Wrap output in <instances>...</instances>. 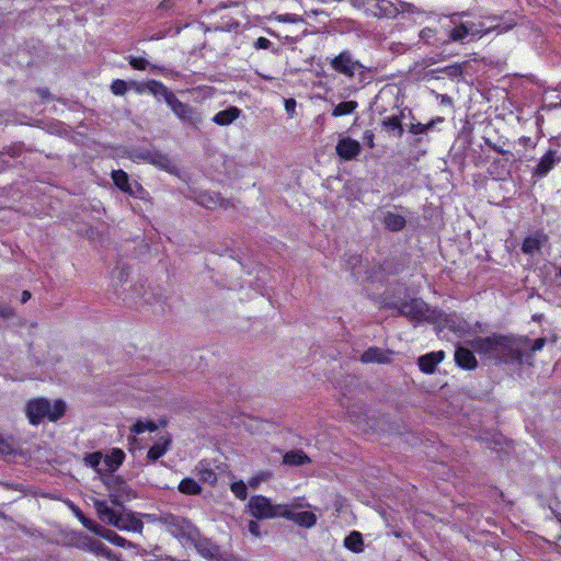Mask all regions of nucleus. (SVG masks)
<instances>
[{
	"label": "nucleus",
	"mask_w": 561,
	"mask_h": 561,
	"mask_svg": "<svg viewBox=\"0 0 561 561\" xmlns=\"http://www.w3.org/2000/svg\"><path fill=\"white\" fill-rule=\"evenodd\" d=\"M178 490L185 495H198L202 493L203 489L193 478H184L180 481Z\"/></svg>",
	"instance_id": "c85d7f7f"
},
{
	"label": "nucleus",
	"mask_w": 561,
	"mask_h": 561,
	"mask_svg": "<svg viewBox=\"0 0 561 561\" xmlns=\"http://www.w3.org/2000/svg\"><path fill=\"white\" fill-rule=\"evenodd\" d=\"M431 128H433V123H411L408 127V131L413 135L426 134Z\"/></svg>",
	"instance_id": "79ce46f5"
},
{
	"label": "nucleus",
	"mask_w": 561,
	"mask_h": 561,
	"mask_svg": "<svg viewBox=\"0 0 561 561\" xmlns=\"http://www.w3.org/2000/svg\"><path fill=\"white\" fill-rule=\"evenodd\" d=\"M546 343H547L546 337H538V339H536L533 342V344H531L530 354L529 355L531 356L534 353L542 350V347L546 345Z\"/></svg>",
	"instance_id": "49530a36"
},
{
	"label": "nucleus",
	"mask_w": 561,
	"mask_h": 561,
	"mask_svg": "<svg viewBox=\"0 0 561 561\" xmlns=\"http://www.w3.org/2000/svg\"><path fill=\"white\" fill-rule=\"evenodd\" d=\"M157 430H158V425L152 420H149V421H146V422H144L141 420H138L136 423H134L130 426V432L133 434H135V435L142 434L146 431H148V432H156Z\"/></svg>",
	"instance_id": "473e14b6"
},
{
	"label": "nucleus",
	"mask_w": 561,
	"mask_h": 561,
	"mask_svg": "<svg viewBox=\"0 0 561 561\" xmlns=\"http://www.w3.org/2000/svg\"><path fill=\"white\" fill-rule=\"evenodd\" d=\"M151 561H176L173 557L167 554H154Z\"/></svg>",
	"instance_id": "5fc2aeb1"
},
{
	"label": "nucleus",
	"mask_w": 561,
	"mask_h": 561,
	"mask_svg": "<svg viewBox=\"0 0 561 561\" xmlns=\"http://www.w3.org/2000/svg\"><path fill=\"white\" fill-rule=\"evenodd\" d=\"M363 139L369 148L375 147V135L371 130H365Z\"/></svg>",
	"instance_id": "8fccbe9b"
},
{
	"label": "nucleus",
	"mask_w": 561,
	"mask_h": 561,
	"mask_svg": "<svg viewBox=\"0 0 561 561\" xmlns=\"http://www.w3.org/2000/svg\"><path fill=\"white\" fill-rule=\"evenodd\" d=\"M199 480L203 482H209L210 484H216L217 474L210 468H203L198 471Z\"/></svg>",
	"instance_id": "c03bdc74"
},
{
	"label": "nucleus",
	"mask_w": 561,
	"mask_h": 561,
	"mask_svg": "<svg viewBox=\"0 0 561 561\" xmlns=\"http://www.w3.org/2000/svg\"><path fill=\"white\" fill-rule=\"evenodd\" d=\"M442 103L451 104V99L447 95H442Z\"/></svg>",
	"instance_id": "69168bd1"
},
{
	"label": "nucleus",
	"mask_w": 561,
	"mask_h": 561,
	"mask_svg": "<svg viewBox=\"0 0 561 561\" xmlns=\"http://www.w3.org/2000/svg\"><path fill=\"white\" fill-rule=\"evenodd\" d=\"M336 154L345 160L351 161L359 156L362 151V146L358 140L353 139L351 137H342L339 139L335 146Z\"/></svg>",
	"instance_id": "ddd939ff"
},
{
	"label": "nucleus",
	"mask_w": 561,
	"mask_h": 561,
	"mask_svg": "<svg viewBox=\"0 0 561 561\" xmlns=\"http://www.w3.org/2000/svg\"><path fill=\"white\" fill-rule=\"evenodd\" d=\"M295 106H296V102L294 99H289L286 101L285 107H286L287 112L294 111Z\"/></svg>",
	"instance_id": "052dcab7"
},
{
	"label": "nucleus",
	"mask_w": 561,
	"mask_h": 561,
	"mask_svg": "<svg viewBox=\"0 0 561 561\" xmlns=\"http://www.w3.org/2000/svg\"><path fill=\"white\" fill-rule=\"evenodd\" d=\"M272 46V42L266 38V37H259L255 43H254V47L256 49H268L270 47Z\"/></svg>",
	"instance_id": "de8ad7c7"
},
{
	"label": "nucleus",
	"mask_w": 561,
	"mask_h": 561,
	"mask_svg": "<svg viewBox=\"0 0 561 561\" xmlns=\"http://www.w3.org/2000/svg\"><path fill=\"white\" fill-rule=\"evenodd\" d=\"M381 127L394 137L401 138L404 131L402 126V115H392L382 118Z\"/></svg>",
	"instance_id": "b1692460"
},
{
	"label": "nucleus",
	"mask_w": 561,
	"mask_h": 561,
	"mask_svg": "<svg viewBox=\"0 0 561 561\" xmlns=\"http://www.w3.org/2000/svg\"><path fill=\"white\" fill-rule=\"evenodd\" d=\"M248 507L250 514L256 519H274L287 516L285 504H273L271 499L256 494L249 499Z\"/></svg>",
	"instance_id": "423d86ee"
},
{
	"label": "nucleus",
	"mask_w": 561,
	"mask_h": 561,
	"mask_svg": "<svg viewBox=\"0 0 561 561\" xmlns=\"http://www.w3.org/2000/svg\"><path fill=\"white\" fill-rule=\"evenodd\" d=\"M328 2L329 0H322ZM351 3L365 14L375 18H394L398 14L397 7L390 0H351Z\"/></svg>",
	"instance_id": "0eeeda50"
},
{
	"label": "nucleus",
	"mask_w": 561,
	"mask_h": 561,
	"mask_svg": "<svg viewBox=\"0 0 561 561\" xmlns=\"http://www.w3.org/2000/svg\"><path fill=\"white\" fill-rule=\"evenodd\" d=\"M311 462V459L307 456L304 450L296 449L287 451L283 456V463L287 466H304Z\"/></svg>",
	"instance_id": "bb28decb"
},
{
	"label": "nucleus",
	"mask_w": 561,
	"mask_h": 561,
	"mask_svg": "<svg viewBox=\"0 0 561 561\" xmlns=\"http://www.w3.org/2000/svg\"><path fill=\"white\" fill-rule=\"evenodd\" d=\"M129 88L134 89L136 93L144 94L145 92H149L152 94L156 99H160L164 96L165 92L168 91V87L156 79H149L145 82H138V81H130Z\"/></svg>",
	"instance_id": "9b49d317"
},
{
	"label": "nucleus",
	"mask_w": 561,
	"mask_h": 561,
	"mask_svg": "<svg viewBox=\"0 0 561 561\" xmlns=\"http://www.w3.org/2000/svg\"><path fill=\"white\" fill-rule=\"evenodd\" d=\"M180 0H161L157 7V11L160 14H174L178 12V2Z\"/></svg>",
	"instance_id": "c9c22d12"
},
{
	"label": "nucleus",
	"mask_w": 561,
	"mask_h": 561,
	"mask_svg": "<svg viewBox=\"0 0 561 561\" xmlns=\"http://www.w3.org/2000/svg\"><path fill=\"white\" fill-rule=\"evenodd\" d=\"M94 507L99 518L113 526L115 518L117 517L119 511L110 507L106 501L95 500Z\"/></svg>",
	"instance_id": "5701e85b"
},
{
	"label": "nucleus",
	"mask_w": 561,
	"mask_h": 561,
	"mask_svg": "<svg viewBox=\"0 0 561 561\" xmlns=\"http://www.w3.org/2000/svg\"><path fill=\"white\" fill-rule=\"evenodd\" d=\"M548 236L542 230H536L524 238L520 250L526 255H534L541 250L545 243L548 242Z\"/></svg>",
	"instance_id": "dca6fc26"
},
{
	"label": "nucleus",
	"mask_w": 561,
	"mask_h": 561,
	"mask_svg": "<svg viewBox=\"0 0 561 561\" xmlns=\"http://www.w3.org/2000/svg\"><path fill=\"white\" fill-rule=\"evenodd\" d=\"M499 163H500V161H499V160H495V161L492 163L491 168L489 169V173H490L491 175H499V176H500V175H502L503 173L507 172V170H506V167H505V165H502L503 171H502V172H500V171L497 170V169H499Z\"/></svg>",
	"instance_id": "3c124183"
},
{
	"label": "nucleus",
	"mask_w": 561,
	"mask_h": 561,
	"mask_svg": "<svg viewBox=\"0 0 561 561\" xmlns=\"http://www.w3.org/2000/svg\"><path fill=\"white\" fill-rule=\"evenodd\" d=\"M465 24H467L469 26V34L477 36L476 30L478 28V23L472 22V21H467V22H465Z\"/></svg>",
	"instance_id": "4d7b16f0"
},
{
	"label": "nucleus",
	"mask_w": 561,
	"mask_h": 561,
	"mask_svg": "<svg viewBox=\"0 0 561 561\" xmlns=\"http://www.w3.org/2000/svg\"><path fill=\"white\" fill-rule=\"evenodd\" d=\"M382 222L388 230L393 232L403 230L407 225V220L402 215L392 211L386 213Z\"/></svg>",
	"instance_id": "a878e982"
},
{
	"label": "nucleus",
	"mask_w": 561,
	"mask_h": 561,
	"mask_svg": "<svg viewBox=\"0 0 561 561\" xmlns=\"http://www.w3.org/2000/svg\"><path fill=\"white\" fill-rule=\"evenodd\" d=\"M400 316L405 317L414 325L423 322L435 325L442 319L440 317H445L443 310L432 308L421 298L404 300L400 308Z\"/></svg>",
	"instance_id": "7ed1b4c3"
},
{
	"label": "nucleus",
	"mask_w": 561,
	"mask_h": 561,
	"mask_svg": "<svg viewBox=\"0 0 561 561\" xmlns=\"http://www.w3.org/2000/svg\"><path fill=\"white\" fill-rule=\"evenodd\" d=\"M125 459V454L119 448H113L112 451L106 455L104 461L113 470L118 468Z\"/></svg>",
	"instance_id": "2f4dec72"
},
{
	"label": "nucleus",
	"mask_w": 561,
	"mask_h": 561,
	"mask_svg": "<svg viewBox=\"0 0 561 561\" xmlns=\"http://www.w3.org/2000/svg\"><path fill=\"white\" fill-rule=\"evenodd\" d=\"M443 121H444L443 117L436 116V117L432 118L428 123H433V127H434L437 123H442Z\"/></svg>",
	"instance_id": "0e129e2a"
},
{
	"label": "nucleus",
	"mask_w": 561,
	"mask_h": 561,
	"mask_svg": "<svg viewBox=\"0 0 561 561\" xmlns=\"http://www.w3.org/2000/svg\"><path fill=\"white\" fill-rule=\"evenodd\" d=\"M484 144L490 148L492 149L493 151L502 154L504 157V161L505 163L510 162L511 160V157L513 156V153L510 151V150H505L504 148H502L501 146L494 144L491 139L489 138H484Z\"/></svg>",
	"instance_id": "a19ab883"
},
{
	"label": "nucleus",
	"mask_w": 561,
	"mask_h": 561,
	"mask_svg": "<svg viewBox=\"0 0 561 561\" xmlns=\"http://www.w3.org/2000/svg\"><path fill=\"white\" fill-rule=\"evenodd\" d=\"M15 451V442L13 436H3L0 434V455L9 456Z\"/></svg>",
	"instance_id": "f704fd0d"
},
{
	"label": "nucleus",
	"mask_w": 561,
	"mask_h": 561,
	"mask_svg": "<svg viewBox=\"0 0 561 561\" xmlns=\"http://www.w3.org/2000/svg\"><path fill=\"white\" fill-rule=\"evenodd\" d=\"M468 35L469 26L465 23H460L449 32L448 37L453 42H463Z\"/></svg>",
	"instance_id": "72a5a7b5"
},
{
	"label": "nucleus",
	"mask_w": 561,
	"mask_h": 561,
	"mask_svg": "<svg viewBox=\"0 0 561 561\" xmlns=\"http://www.w3.org/2000/svg\"><path fill=\"white\" fill-rule=\"evenodd\" d=\"M128 89H129V82H127L123 79H115L112 81V83L110 85L111 92L116 96L125 95Z\"/></svg>",
	"instance_id": "e433bc0d"
},
{
	"label": "nucleus",
	"mask_w": 561,
	"mask_h": 561,
	"mask_svg": "<svg viewBox=\"0 0 561 561\" xmlns=\"http://www.w3.org/2000/svg\"><path fill=\"white\" fill-rule=\"evenodd\" d=\"M169 533L183 545H193L197 549L204 541L199 529L186 517L170 515L167 520Z\"/></svg>",
	"instance_id": "20e7f679"
},
{
	"label": "nucleus",
	"mask_w": 561,
	"mask_h": 561,
	"mask_svg": "<svg viewBox=\"0 0 561 561\" xmlns=\"http://www.w3.org/2000/svg\"><path fill=\"white\" fill-rule=\"evenodd\" d=\"M32 295L28 290H23L21 295V302L25 304L31 299Z\"/></svg>",
	"instance_id": "680f3d73"
},
{
	"label": "nucleus",
	"mask_w": 561,
	"mask_h": 561,
	"mask_svg": "<svg viewBox=\"0 0 561 561\" xmlns=\"http://www.w3.org/2000/svg\"><path fill=\"white\" fill-rule=\"evenodd\" d=\"M103 537L110 541L111 543L117 546V547H121V548H125L128 543V541L123 538L122 536L117 535L115 531L113 530H106V533L103 535Z\"/></svg>",
	"instance_id": "58836bf2"
},
{
	"label": "nucleus",
	"mask_w": 561,
	"mask_h": 561,
	"mask_svg": "<svg viewBox=\"0 0 561 561\" xmlns=\"http://www.w3.org/2000/svg\"><path fill=\"white\" fill-rule=\"evenodd\" d=\"M171 445V438L162 437L157 443H154L147 453V459L149 461H157L159 458H161L163 455L167 454Z\"/></svg>",
	"instance_id": "393cba45"
},
{
	"label": "nucleus",
	"mask_w": 561,
	"mask_h": 561,
	"mask_svg": "<svg viewBox=\"0 0 561 561\" xmlns=\"http://www.w3.org/2000/svg\"><path fill=\"white\" fill-rule=\"evenodd\" d=\"M242 111L239 107L231 105L216 113L211 121L218 126H228L238 119Z\"/></svg>",
	"instance_id": "4be33fe9"
},
{
	"label": "nucleus",
	"mask_w": 561,
	"mask_h": 561,
	"mask_svg": "<svg viewBox=\"0 0 561 561\" xmlns=\"http://www.w3.org/2000/svg\"><path fill=\"white\" fill-rule=\"evenodd\" d=\"M248 530L254 537H260L261 536V526H260V524L256 520H250L249 522Z\"/></svg>",
	"instance_id": "09e8293b"
},
{
	"label": "nucleus",
	"mask_w": 561,
	"mask_h": 561,
	"mask_svg": "<svg viewBox=\"0 0 561 561\" xmlns=\"http://www.w3.org/2000/svg\"><path fill=\"white\" fill-rule=\"evenodd\" d=\"M285 512L287 513V516H283V518L293 520L301 527L311 528L317 524V516L312 512L304 511L294 513L288 504H285Z\"/></svg>",
	"instance_id": "a211bd4d"
},
{
	"label": "nucleus",
	"mask_w": 561,
	"mask_h": 561,
	"mask_svg": "<svg viewBox=\"0 0 561 561\" xmlns=\"http://www.w3.org/2000/svg\"><path fill=\"white\" fill-rule=\"evenodd\" d=\"M230 490L234 494V496L241 501L248 497V489L242 480L232 482L230 485Z\"/></svg>",
	"instance_id": "4c0bfd02"
},
{
	"label": "nucleus",
	"mask_w": 561,
	"mask_h": 561,
	"mask_svg": "<svg viewBox=\"0 0 561 561\" xmlns=\"http://www.w3.org/2000/svg\"><path fill=\"white\" fill-rule=\"evenodd\" d=\"M129 158L134 161H144L153 164L162 170L170 171L172 168V161L168 153H164L158 149H131L129 151Z\"/></svg>",
	"instance_id": "9d476101"
},
{
	"label": "nucleus",
	"mask_w": 561,
	"mask_h": 561,
	"mask_svg": "<svg viewBox=\"0 0 561 561\" xmlns=\"http://www.w3.org/2000/svg\"><path fill=\"white\" fill-rule=\"evenodd\" d=\"M67 405L62 399L54 402L44 397L33 398L26 402L25 415L32 425H39L45 420L59 421L66 413Z\"/></svg>",
	"instance_id": "f03ea898"
},
{
	"label": "nucleus",
	"mask_w": 561,
	"mask_h": 561,
	"mask_svg": "<svg viewBox=\"0 0 561 561\" xmlns=\"http://www.w3.org/2000/svg\"><path fill=\"white\" fill-rule=\"evenodd\" d=\"M391 354H392L391 351H383L380 347L371 346V347L367 348L360 355V362L363 364H369V363L388 364L391 360V358H390Z\"/></svg>",
	"instance_id": "aec40b11"
},
{
	"label": "nucleus",
	"mask_w": 561,
	"mask_h": 561,
	"mask_svg": "<svg viewBox=\"0 0 561 561\" xmlns=\"http://www.w3.org/2000/svg\"><path fill=\"white\" fill-rule=\"evenodd\" d=\"M14 314L13 310L8 307L0 308V317L3 319H9Z\"/></svg>",
	"instance_id": "864d4df0"
},
{
	"label": "nucleus",
	"mask_w": 561,
	"mask_h": 561,
	"mask_svg": "<svg viewBox=\"0 0 561 561\" xmlns=\"http://www.w3.org/2000/svg\"><path fill=\"white\" fill-rule=\"evenodd\" d=\"M344 547L354 553H360L364 550V540L362 534L359 531L353 530L345 537Z\"/></svg>",
	"instance_id": "cd10ccee"
},
{
	"label": "nucleus",
	"mask_w": 561,
	"mask_h": 561,
	"mask_svg": "<svg viewBox=\"0 0 561 561\" xmlns=\"http://www.w3.org/2000/svg\"><path fill=\"white\" fill-rule=\"evenodd\" d=\"M271 473L270 472H263L260 477L257 478H252L250 481H249V484L254 488L259 484L260 480H263V479H266V478H270Z\"/></svg>",
	"instance_id": "603ef678"
},
{
	"label": "nucleus",
	"mask_w": 561,
	"mask_h": 561,
	"mask_svg": "<svg viewBox=\"0 0 561 561\" xmlns=\"http://www.w3.org/2000/svg\"><path fill=\"white\" fill-rule=\"evenodd\" d=\"M556 275H557V277H560V278H561V267L558 270V272H557V274H556Z\"/></svg>",
	"instance_id": "774afa93"
},
{
	"label": "nucleus",
	"mask_w": 561,
	"mask_h": 561,
	"mask_svg": "<svg viewBox=\"0 0 561 561\" xmlns=\"http://www.w3.org/2000/svg\"><path fill=\"white\" fill-rule=\"evenodd\" d=\"M37 93L43 100H47L50 96V93L46 88L37 89Z\"/></svg>",
	"instance_id": "13d9d810"
},
{
	"label": "nucleus",
	"mask_w": 561,
	"mask_h": 561,
	"mask_svg": "<svg viewBox=\"0 0 561 561\" xmlns=\"http://www.w3.org/2000/svg\"><path fill=\"white\" fill-rule=\"evenodd\" d=\"M198 203L206 208L213 209L216 208L217 205L219 204V197L210 196L208 194H201L198 196Z\"/></svg>",
	"instance_id": "37998d69"
},
{
	"label": "nucleus",
	"mask_w": 561,
	"mask_h": 561,
	"mask_svg": "<svg viewBox=\"0 0 561 561\" xmlns=\"http://www.w3.org/2000/svg\"><path fill=\"white\" fill-rule=\"evenodd\" d=\"M445 359L444 351L430 352L419 357L417 365L422 373L432 375L439 363Z\"/></svg>",
	"instance_id": "f3484780"
},
{
	"label": "nucleus",
	"mask_w": 561,
	"mask_h": 561,
	"mask_svg": "<svg viewBox=\"0 0 561 561\" xmlns=\"http://www.w3.org/2000/svg\"><path fill=\"white\" fill-rule=\"evenodd\" d=\"M110 501L113 505L115 506H118L121 510L119 511H123L125 510L122 502L119 501V496L118 495H111L110 496Z\"/></svg>",
	"instance_id": "6e6d98bb"
},
{
	"label": "nucleus",
	"mask_w": 561,
	"mask_h": 561,
	"mask_svg": "<svg viewBox=\"0 0 561 561\" xmlns=\"http://www.w3.org/2000/svg\"><path fill=\"white\" fill-rule=\"evenodd\" d=\"M560 157L557 156V150L549 149L539 160L537 165L533 169L531 176L535 179H543L560 162Z\"/></svg>",
	"instance_id": "4468645a"
},
{
	"label": "nucleus",
	"mask_w": 561,
	"mask_h": 561,
	"mask_svg": "<svg viewBox=\"0 0 561 561\" xmlns=\"http://www.w3.org/2000/svg\"><path fill=\"white\" fill-rule=\"evenodd\" d=\"M102 458L103 455L101 451H93L84 456V462L91 468L96 469L100 466Z\"/></svg>",
	"instance_id": "a18cd8bd"
},
{
	"label": "nucleus",
	"mask_w": 561,
	"mask_h": 561,
	"mask_svg": "<svg viewBox=\"0 0 561 561\" xmlns=\"http://www.w3.org/2000/svg\"><path fill=\"white\" fill-rule=\"evenodd\" d=\"M329 66L335 72L346 78H353L357 72H362L364 66L355 59L348 49L342 50L339 55L329 61Z\"/></svg>",
	"instance_id": "1a4fd4ad"
},
{
	"label": "nucleus",
	"mask_w": 561,
	"mask_h": 561,
	"mask_svg": "<svg viewBox=\"0 0 561 561\" xmlns=\"http://www.w3.org/2000/svg\"><path fill=\"white\" fill-rule=\"evenodd\" d=\"M283 21L294 22L295 19L293 16H289V14H286L283 19Z\"/></svg>",
	"instance_id": "338daca9"
},
{
	"label": "nucleus",
	"mask_w": 561,
	"mask_h": 561,
	"mask_svg": "<svg viewBox=\"0 0 561 561\" xmlns=\"http://www.w3.org/2000/svg\"><path fill=\"white\" fill-rule=\"evenodd\" d=\"M358 106L356 101H343L336 104L332 111V116L341 117L352 114Z\"/></svg>",
	"instance_id": "c756f323"
},
{
	"label": "nucleus",
	"mask_w": 561,
	"mask_h": 561,
	"mask_svg": "<svg viewBox=\"0 0 561 561\" xmlns=\"http://www.w3.org/2000/svg\"><path fill=\"white\" fill-rule=\"evenodd\" d=\"M517 14L515 12L506 11L502 15H489L488 20L491 22L486 25L483 22L478 23L476 35L481 37L491 31H497L499 33L507 32L517 25Z\"/></svg>",
	"instance_id": "6e6552de"
},
{
	"label": "nucleus",
	"mask_w": 561,
	"mask_h": 561,
	"mask_svg": "<svg viewBox=\"0 0 561 561\" xmlns=\"http://www.w3.org/2000/svg\"><path fill=\"white\" fill-rule=\"evenodd\" d=\"M98 550H99L101 553L106 554V556H108V553H110V549H108L107 547H105L103 543H100V545L98 546Z\"/></svg>",
	"instance_id": "e2e57ef3"
},
{
	"label": "nucleus",
	"mask_w": 561,
	"mask_h": 561,
	"mask_svg": "<svg viewBox=\"0 0 561 561\" xmlns=\"http://www.w3.org/2000/svg\"><path fill=\"white\" fill-rule=\"evenodd\" d=\"M404 300L396 299L388 295H383L379 299V309L394 310L397 316H400V308Z\"/></svg>",
	"instance_id": "7c9ffc66"
},
{
	"label": "nucleus",
	"mask_w": 561,
	"mask_h": 561,
	"mask_svg": "<svg viewBox=\"0 0 561 561\" xmlns=\"http://www.w3.org/2000/svg\"><path fill=\"white\" fill-rule=\"evenodd\" d=\"M131 185H133L134 191L137 192V194L139 195L138 198H142L141 194L145 193L144 187L138 182H135Z\"/></svg>",
	"instance_id": "bf43d9fd"
},
{
	"label": "nucleus",
	"mask_w": 561,
	"mask_h": 561,
	"mask_svg": "<svg viewBox=\"0 0 561 561\" xmlns=\"http://www.w3.org/2000/svg\"><path fill=\"white\" fill-rule=\"evenodd\" d=\"M473 348L470 350L465 346H457L455 348L454 360L455 364L463 370H474L478 368V359L474 355Z\"/></svg>",
	"instance_id": "2eb2a0df"
},
{
	"label": "nucleus",
	"mask_w": 561,
	"mask_h": 561,
	"mask_svg": "<svg viewBox=\"0 0 561 561\" xmlns=\"http://www.w3.org/2000/svg\"><path fill=\"white\" fill-rule=\"evenodd\" d=\"M444 316L445 317H440L442 319L435 323V327H437L439 331L444 329H449L450 331L458 334H465L469 331L470 325L466 320H455L450 314L446 313L445 311Z\"/></svg>",
	"instance_id": "6ab92c4d"
},
{
	"label": "nucleus",
	"mask_w": 561,
	"mask_h": 561,
	"mask_svg": "<svg viewBox=\"0 0 561 561\" xmlns=\"http://www.w3.org/2000/svg\"><path fill=\"white\" fill-rule=\"evenodd\" d=\"M163 100L181 123L194 128H197L203 123L202 113L192 105L180 101L172 90L168 89Z\"/></svg>",
	"instance_id": "39448f33"
},
{
	"label": "nucleus",
	"mask_w": 561,
	"mask_h": 561,
	"mask_svg": "<svg viewBox=\"0 0 561 561\" xmlns=\"http://www.w3.org/2000/svg\"><path fill=\"white\" fill-rule=\"evenodd\" d=\"M128 64L135 70H146L150 66L149 61L140 56H129Z\"/></svg>",
	"instance_id": "ea45409f"
},
{
	"label": "nucleus",
	"mask_w": 561,
	"mask_h": 561,
	"mask_svg": "<svg viewBox=\"0 0 561 561\" xmlns=\"http://www.w3.org/2000/svg\"><path fill=\"white\" fill-rule=\"evenodd\" d=\"M113 526L121 530L133 533H141L144 529L142 520L134 513L126 512L125 510L119 511Z\"/></svg>",
	"instance_id": "f8f14e48"
},
{
	"label": "nucleus",
	"mask_w": 561,
	"mask_h": 561,
	"mask_svg": "<svg viewBox=\"0 0 561 561\" xmlns=\"http://www.w3.org/2000/svg\"><path fill=\"white\" fill-rule=\"evenodd\" d=\"M530 342L527 336L492 333L478 336L469 342L473 351L485 362L494 365H510L523 362L524 347Z\"/></svg>",
	"instance_id": "f257e3e1"
},
{
	"label": "nucleus",
	"mask_w": 561,
	"mask_h": 561,
	"mask_svg": "<svg viewBox=\"0 0 561 561\" xmlns=\"http://www.w3.org/2000/svg\"><path fill=\"white\" fill-rule=\"evenodd\" d=\"M111 178L114 182V185L122 192L128 194L131 197H139L137 192L134 191L133 185L129 182L128 174L122 170H113L111 173Z\"/></svg>",
	"instance_id": "412c9836"
}]
</instances>
